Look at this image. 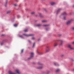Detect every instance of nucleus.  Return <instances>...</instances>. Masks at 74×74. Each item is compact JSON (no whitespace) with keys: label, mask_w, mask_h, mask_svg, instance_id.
I'll return each mask as SVG.
<instances>
[{"label":"nucleus","mask_w":74,"mask_h":74,"mask_svg":"<svg viewBox=\"0 0 74 74\" xmlns=\"http://www.w3.org/2000/svg\"><path fill=\"white\" fill-rule=\"evenodd\" d=\"M4 44V42H2L1 43V45H3Z\"/></svg>","instance_id":"obj_16"},{"label":"nucleus","mask_w":74,"mask_h":74,"mask_svg":"<svg viewBox=\"0 0 74 74\" xmlns=\"http://www.w3.org/2000/svg\"><path fill=\"white\" fill-rule=\"evenodd\" d=\"M67 15V14L66 12H64L62 14L61 16H62L64 15Z\"/></svg>","instance_id":"obj_7"},{"label":"nucleus","mask_w":74,"mask_h":74,"mask_svg":"<svg viewBox=\"0 0 74 74\" xmlns=\"http://www.w3.org/2000/svg\"><path fill=\"white\" fill-rule=\"evenodd\" d=\"M39 15L40 16V17H42V15L41 14V13H39Z\"/></svg>","instance_id":"obj_18"},{"label":"nucleus","mask_w":74,"mask_h":74,"mask_svg":"<svg viewBox=\"0 0 74 74\" xmlns=\"http://www.w3.org/2000/svg\"><path fill=\"white\" fill-rule=\"evenodd\" d=\"M44 10H45V11H46V9H44Z\"/></svg>","instance_id":"obj_40"},{"label":"nucleus","mask_w":74,"mask_h":74,"mask_svg":"<svg viewBox=\"0 0 74 74\" xmlns=\"http://www.w3.org/2000/svg\"><path fill=\"white\" fill-rule=\"evenodd\" d=\"M35 14V12H32L31 13V14L33 15V14Z\"/></svg>","instance_id":"obj_21"},{"label":"nucleus","mask_w":74,"mask_h":74,"mask_svg":"<svg viewBox=\"0 0 74 74\" xmlns=\"http://www.w3.org/2000/svg\"><path fill=\"white\" fill-rule=\"evenodd\" d=\"M59 71H60V69H57L56 70V72H59Z\"/></svg>","instance_id":"obj_14"},{"label":"nucleus","mask_w":74,"mask_h":74,"mask_svg":"<svg viewBox=\"0 0 74 74\" xmlns=\"http://www.w3.org/2000/svg\"><path fill=\"white\" fill-rule=\"evenodd\" d=\"M23 49H22L21 51V53H23Z\"/></svg>","instance_id":"obj_29"},{"label":"nucleus","mask_w":74,"mask_h":74,"mask_svg":"<svg viewBox=\"0 0 74 74\" xmlns=\"http://www.w3.org/2000/svg\"><path fill=\"white\" fill-rule=\"evenodd\" d=\"M11 12V11H8L7 12V14H9V13H10Z\"/></svg>","instance_id":"obj_22"},{"label":"nucleus","mask_w":74,"mask_h":74,"mask_svg":"<svg viewBox=\"0 0 74 74\" xmlns=\"http://www.w3.org/2000/svg\"><path fill=\"white\" fill-rule=\"evenodd\" d=\"M59 41L60 42V46H62L63 45V40L61 39H60L59 40Z\"/></svg>","instance_id":"obj_2"},{"label":"nucleus","mask_w":74,"mask_h":74,"mask_svg":"<svg viewBox=\"0 0 74 74\" xmlns=\"http://www.w3.org/2000/svg\"><path fill=\"white\" fill-rule=\"evenodd\" d=\"M40 40V39H38V41H39V40Z\"/></svg>","instance_id":"obj_41"},{"label":"nucleus","mask_w":74,"mask_h":74,"mask_svg":"<svg viewBox=\"0 0 74 74\" xmlns=\"http://www.w3.org/2000/svg\"><path fill=\"white\" fill-rule=\"evenodd\" d=\"M14 6H17V4H15L14 5Z\"/></svg>","instance_id":"obj_32"},{"label":"nucleus","mask_w":74,"mask_h":74,"mask_svg":"<svg viewBox=\"0 0 74 74\" xmlns=\"http://www.w3.org/2000/svg\"><path fill=\"white\" fill-rule=\"evenodd\" d=\"M43 26H49V25H44Z\"/></svg>","instance_id":"obj_20"},{"label":"nucleus","mask_w":74,"mask_h":74,"mask_svg":"<svg viewBox=\"0 0 74 74\" xmlns=\"http://www.w3.org/2000/svg\"><path fill=\"white\" fill-rule=\"evenodd\" d=\"M2 36H3V35H2Z\"/></svg>","instance_id":"obj_43"},{"label":"nucleus","mask_w":74,"mask_h":74,"mask_svg":"<svg viewBox=\"0 0 74 74\" xmlns=\"http://www.w3.org/2000/svg\"><path fill=\"white\" fill-rule=\"evenodd\" d=\"M38 53L40 55H42V53H41L38 52Z\"/></svg>","instance_id":"obj_28"},{"label":"nucleus","mask_w":74,"mask_h":74,"mask_svg":"<svg viewBox=\"0 0 74 74\" xmlns=\"http://www.w3.org/2000/svg\"><path fill=\"white\" fill-rule=\"evenodd\" d=\"M47 48H49V46H47Z\"/></svg>","instance_id":"obj_33"},{"label":"nucleus","mask_w":74,"mask_h":74,"mask_svg":"<svg viewBox=\"0 0 74 74\" xmlns=\"http://www.w3.org/2000/svg\"><path fill=\"white\" fill-rule=\"evenodd\" d=\"M72 29L73 30H74V27H73L72 28Z\"/></svg>","instance_id":"obj_36"},{"label":"nucleus","mask_w":74,"mask_h":74,"mask_svg":"<svg viewBox=\"0 0 74 74\" xmlns=\"http://www.w3.org/2000/svg\"><path fill=\"white\" fill-rule=\"evenodd\" d=\"M27 31H28V29H25L24 30V32H27Z\"/></svg>","instance_id":"obj_15"},{"label":"nucleus","mask_w":74,"mask_h":74,"mask_svg":"<svg viewBox=\"0 0 74 74\" xmlns=\"http://www.w3.org/2000/svg\"><path fill=\"white\" fill-rule=\"evenodd\" d=\"M73 7H74V5H73L72 6Z\"/></svg>","instance_id":"obj_39"},{"label":"nucleus","mask_w":74,"mask_h":74,"mask_svg":"<svg viewBox=\"0 0 74 74\" xmlns=\"http://www.w3.org/2000/svg\"><path fill=\"white\" fill-rule=\"evenodd\" d=\"M23 35H24V36H26L27 37H29V36H33V35L31 34L29 35H27L25 34H23Z\"/></svg>","instance_id":"obj_5"},{"label":"nucleus","mask_w":74,"mask_h":74,"mask_svg":"<svg viewBox=\"0 0 74 74\" xmlns=\"http://www.w3.org/2000/svg\"><path fill=\"white\" fill-rule=\"evenodd\" d=\"M38 64H40V65H42V64H41V63H40V62H38Z\"/></svg>","instance_id":"obj_30"},{"label":"nucleus","mask_w":74,"mask_h":74,"mask_svg":"<svg viewBox=\"0 0 74 74\" xmlns=\"http://www.w3.org/2000/svg\"><path fill=\"white\" fill-rule=\"evenodd\" d=\"M41 26V25L40 24H38L36 26H38V27H40Z\"/></svg>","instance_id":"obj_11"},{"label":"nucleus","mask_w":74,"mask_h":74,"mask_svg":"<svg viewBox=\"0 0 74 74\" xmlns=\"http://www.w3.org/2000/svg\"><path fill=\"white\" fill-rule=\"evenodd\" d=\"M19 37H21V38H23V36H19Z\"/></svg>","instance_id":"obj_25"},{"label":"nucleus","mask_w":74,"mask_h":74,"mask_svg":"<svg viewBox=\"0 0 74 74\" xmlns=\"http://www.w3.org/2000/svg\"><path fill=\"white\" fill-rule=\"evenodd\" d=\"M42 68H43V67L42 66L41 67H38L37 69H42Z\"/></svg>","instance_id":"obj_12"},{"label":"nucleus","mask_w":74,"mask_h":74,"mask_svg":"<svg viewBox=\"0 0 74 74\" xmlns=\"http://www.w3.org/2000/svg\"><path fill=\"white\" fill-rule=\"evenodd\" d=\"M72 21L71 20H69L68 21L66 22V25H70L71 23V22Z\"/></svg>","instance_id":"obj_4"},{"label":"nucleus","mask_w":74,"mask_h":74,"mask_svg":"<svg viewBox=\"0 0 74 74\" xmlns=\"http://www.w3.org/2000/svg\"><path fill=\"white\" fill-rule=\"evenodd\" d=\"M28 42L29 43H31V42L29 40H28Z\"/></svg>","instance_id":"obj_31"},{"label":"nucleus","mask_w":74,"mask_h":74,"mask_svg":"<svg viewBox=\"0 0 74 74\" xmlns=\"http://www.w3.org/2000/svg\"><path fill=\"white\" fill-rule=\"evenodd\" d=\"M71 61H74V60H73V59H71Z\"/></svg>","instance_id":"obj_37"},{"label":"nucleus","mask_w":74,"mask_h":74,"mask_svg":"<svg viewBox=\"0 0 74 74\" xmlns=\"http://www.w3.org/2000/svg\"><path fill=\"white\" fill-rule=\"evenodd\" d=\"M49 51V50H47L46 51V52H48Z\"/></svg>","instance_id":"obj_34"},{"label":"nucleus","mask_w":74,"mask_h":74,"mask_svg":"<svg viewBox=\"0 0 74 74\" xmlns=\"http://www.w3.org/2000/svg\"><path fill=\"white\" fill-rule=\"evenodd\" d=\"M64 20H66V17H65V16H64Z\"/></svg>","instance_id":"obj_23"},{"label":"nucleus","mask_w":74,"mask_h":74,"mask_svg":"<svg viewBox=\"0 0 74 74\" xmlns=\"http://www.w3.org/2000/svg\"><path fill=\"white\" fill-rule=\"evenodd\" d=\"M58 45V43H56L54 44V47H56V46Z\"/></svg>","instance_id":"obj_17"},{"label":"nucleus","mask_w":74,"mask_h":74,"mask_svg":"<svg viewBox=\"0 0 74 74\" xmlns=\"http://www.w3.org/2000/svg\"><path fill=\"white\" fill-rule=\"evenodd\" d=\"M34 55V53L32 52L31 53V57L28 58V59H30L31 58H32L33 57Z\"/></svg>","instance_id":"obj_3"},{"label":"nucleus","mask_w":74,"mask_h":74,"mask_svg":"<svg viewBox=\"0 0 74 74\" xmlns=\"http://www.w3.org/2000/svg\"><path fill=\"white\" fill-rule=\"evenodd\" d=\"M64 56V55H61V56Z\"/></svg>","instance_id":"obj_38"},{"label":"nucleus","mask_w":74,"mask_h":74,"mask_svg":"<svg viewBox=\"0 0 74 74\" xmlns=\"http://www.w3.org/2000/svg\"><path fill=\"white\" fill-rule=\"evenodd\" d=\"M61 10V8L58 9V10H57V14H58V13H59V12H60V11Z\"/></svg>","instance_id":"obj_8"},{"label":"nucleus","mask_w":74,"mask_h":74,"mask_svg":"<svg viewBox=\"0 0 74 74\" xmlns=\"http://www.w3.org/2000/svg\"><path fill=\"white\" fill-rule=\"evenodd\" d=\"M46 30L47 31V30H49V28H47L46 29Z\"/></svg>","instance_id":"obj_27"},{"label":"nucleus","mask_w":74,"mask_h":74,"mask_svg":"<svg viewBox=\"0 0 74 74\" xmlns=\"http://www.w3.org/2000/svg\"><path fill=\"white\" fill-rule=\"evenodd\" d=\"M47 20H43L42 21V22L43 23H45V22H47Z\"/></svg>","instance_id":"obj_13"},{"label":"nucleus","mask_w":74,"mask_h":74,"mask_svg":"<svg viewBox=\"0 0 74 74\" xmlns=\"http://www.w3.org/2000/svg\"><path fill=\"white\" fill-rule=\"evenodd\" d=\"M14 26L15 27H16V26H18V24H15L14 25Z\"/></svg>","instance_id":"obj_19"},{"label":"nucleus","mask_w":74,"mask_h":74,"mask_svg":"<svg viewBox=\"0 0 74 74\" xmlns=\"http://www.w3.org/2000/svg\"><path fill=\"white\" fill-rule=\"evenodd\" d=\"M32 40H35V38H34V37H33L32 38Z\"/></svg>","instance_id":"obj_26"},{"label":"nucleus","mask_w":74,"mask_h":74,"mask_svg":"<svg viewBox=\"0 0 74 74\" xmlns=\"http://www.w3.org/2000/svg\"><path fill=\"white\" fill-rule=\"evenodd\" d=\"M72 44H74V41L73 42H72Z\"/></svg>","instance_id":"obj_35"},{"label":"nucleus","mask_w":74,"mask_h":74,"mask_svg":"<svg viewBox=\"0 0 74 74\" xmlns=\"http://www.w3.org/2000/svg\"><path fill=\"white\" fill-rule=\"evenodd\" d=\"M16 72V73H17V74H19L20 73H21V72H20V71H19V70L18 69H16L15 71Z\"/></svg>","instance_id":"obj_6"},{"label":"nucleus","mask_w":74,"mask_h":74,"mask_svg":"<svg viewBox=\"0 0 74 74\" xmlns=\"http://www.w3.org/2000/svg\"><path fill=\"white\" fill-rule=\"evenodd\" d=\"M55 3L54 2H52L51 3V5H55Z\"/></svg>","instance_id":"obj_9"},{"label":"nucleus","mask_w":74,"mask_h":74,"mask_svg":"<svg viewBox=\"0 0 74 74\" xmlns=\"http://www.w3.org/2000/svg\"><path fill=\"white\" fill-rule=\"evenodd\" d=\"M35 45V43H34L33 45V48H34V47Z\"/></svg>","instance_id":"obj_24"},{"label":"nucleus","mask_w":74,"mask_h":74,"mask_svg":"<svg viewBox=\"0 0 74 74\" xmlns=\"http://www.w3.org/2000/svg\"><path fill=\"white\" fill-rule=\"evenodd\" d=\"M54 64L55 66H59V64H58V63H56L55 62H54Z\"/></svg>","instance_id":"obj_10"},{"label":"nucleus","mask_w":74,"mask_h":74,"mask_svg":"<svg viewBox=\"0 0 74 74\" xmlns=\"http://www.w3.org/2000/svg\"><path fill=\"white\" fill-rule=\"evenodd\" d=\"M60 36H61V35H60Z\"/></svg>","instance_id":"obj_42"},{"label":"nucleus","mask_w":74,"mask_h":74,"mask_svg":"<svg viewBox=\"0 0 74 74\" xmlns=\"http://www.w3.org/2000/svg\"><path fill=\"white\" fill-rule=\"evenodd\" d=\"M68 48H69L71 50H73L74 49V48L72 47L71 45L70 44H68L67 45Z\"/></svg>","instance_id":"obj_1"}]
</instances>
